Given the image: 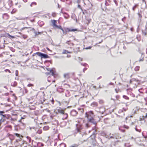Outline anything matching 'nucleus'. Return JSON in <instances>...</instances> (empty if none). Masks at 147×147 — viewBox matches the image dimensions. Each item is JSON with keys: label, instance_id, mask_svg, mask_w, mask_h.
<instances>
[{"label": "nucleus", "instance_id": "19", "mask_svg": "<svg viewBox=\"0 0 147 147\" xmlns=\"http://www.w3.org/2000/svg\"><path fill=\"white\" fill-rule=\"evenodd\" d=\"M112 135L113 136H110V138H116V139H117V138L116 137H115L114 136V135L113 134Z\"/></svg>", "mask_w": 147, "mask_h": 147}, {"label": "nucleus", "instance_id": "21", "mask_svg": "<svg viewBox=\"0 0 147 147\" xmlns=\"http://www.w3.org/2000/svg\"><path fill=\"white\" fill-rule=\"evenodd\" d=\"M94 105V106H96L97 105V104L96 102H94L93 104H92V105Z\"/></svg>", "mask_w": 147, "mask_h": 147}, {"label": "nucleus", "instance_id": "50", "mask_svg": "<svg viewBox=\"0 0 147 147\" xmlns=\"http://www.w3.org/2000/svg\"><path fill=\"white\" fill-rule=\"evenodd\" d=\"M83 111H84L83 110V109H82L81 112H83Z\"/></svg>", "mask_w": 147, "mask_h": 147}, {"label": "nucleus", "instance_id": "45", "mask_svg": "<svg viewBox=\"0 0 147 147\" xmlns=\"http://www.w3.org/2000/svg\"><path fill=\"white\" fill-rule=\"evenodd\" d=\"M115 91L117 93L118 92V91L117 90V89H115Z\"/></svg>", "mask_w": 147, "mask_h": 147}, {"label": "nucleus", "instance_id": "60", "mask_svg": "<svg viewBox=\"0 0 147 147\" xmlns=\"http://www.w3.org/2000/svg\"><path fill=\"white\" fill-rule=\"evenodd\" d=\"M48 82H49V80H48Z\"/></svg>", "mask_w": 147, "mask_h": 147}, {"label": "nucleus", "instance_id": "2", "mask_svg": "<svg viewBox=\"0 0 147 147\" xmlns=\"http://www.w3.org/2000/svg\"><path fill=\"white\" fill-rule=\"evenodd\" d=\"M36 54L38 56L41 57L42 58H47L48 57V55L45 54L40 53H37Z\"/></svg>", "mask_w": 147, "mask_h": 147}, {"label": "nucleus", "instance_id": "31", "mask_svg": "<svg viewBox=\"0 0 147 147\" xmlns=\"http://www.w3.org/2000/svg\"><path fill=\"white\" fill-rule=\"evenodd\" d=\"M6 127H8L9 128H11V126L10 125H7L6 126Z\"/></svg>", "mask_w": 147, "mask_h": 147}, {"label": "nucleus", "instance_id": "52", "mask_svg": "<svg viewBox=\"0 0 147 147\" xmlns=\"http://www.w3.org/2000/svg\"><path fill=\"white\" fill-rule=\"evenodd\" d=\"M24 119V117H21V119Z\"/></svg>", "mask_w": 147, "mask_h": 147}, {"label": "nucleus", "instance_id": "10", "mask_svg": "<svg viewBox=\"0 0 147 147\" xmlns=\"http://www.w3.org/2000/svg\"><path fill=\"white\" fill-rule=\"evenodd\" d=\"M67 53H70V52H68L67 51L65 50L63 51L62 54H67Z\"/></svg>", "mask_w": 147, "mask_h": 147}, {"label": "nucleus", "instance_id": "22", "mask_svg": "<svg viewBox=\"0 0 147 147\" xmlns=\"http://www.w3.org/2000/svg\"><path fill=\"white\" fill-rule=\"evenodd\" d=\"M137 5H135L133 7V10H134L135 8L136 7Z\"/></svg>", "mask_w": 147, "mask_h": 147}, {"label": "nucleus", "instance_id": "24", "mask_svg": "<svg viewBox=\"0 0 147 147\" xmlns=\"http://www.w3.org/2000/svg\"><path fill=\"white\" fill-rule=\"evenodd\" d=\"M18 71L17 70L16 71V76H17L18 75Z\"/></svg>", "mask_w": 147, "mask_h": 147}, {"label": "nucleus", "instance_id": "12", "mask_svg": "<svg viewBox=\"0 0 147 147\" xmlns=\"http://www.w3.org/2000/svg\"><path fill=\"white\" fill-rule=\"evenodd\" d=\"M147 113H144V115H143L142 117L143 119H144L147 118Z\"/></svg>", "mask_w": 147, "mask_h": 147}, {"label": "nucleus", "instance_id": "53", "mask_svg": "<svg viewBox=\"0 0 147 147\" xmlns=\"http://www.w3.org/2000/svg\"><path fill=\"white\" fill-rule=\"evenodd\" d=\"M136 129L137 131H138V130L136 128Z\"/></svg>", "mask_w": 147, "mask_h": 147}, {"label": "nucleus", "instance_id": "13", "mask_svg": "<svg viewBox=\"0 0 147 147\" xmlns=\"http://www.w3.org/2000/svg\"><path fill=\"white\" fill-rule=\"evenodd\" d=\"M140 69V67L138 66H136L135 68V70L136 71H138Z\"/></svg>", "mask_w": 147, "mask_h": 147}, {"label": "nucleus", "instance_id": "9", "mask_svg": "<svg viewBox=\"0 0 147 147\" xmlns=\"http://www.w3.org/2000/svg\"><path fill=\"white\" fill-rule=\"evenodd\" d=\"M17 85V83L16 82H12L11 84V85L12 86H16Z\"/></svg>", "mask_w": 147, "mask_h": 147}, {"label": "nucleus", "instance_id": "28", "mask_svg": "<svg viewBox=\"0 0 147 147\" xmlns=\"http://www.w3.org/2000/svg\"><path fill=\"white\" fill-rule=\"evenodd\" d=\"M8 35L9 37H11V38H14V37H13V36H11L9 34H8Z\"/></svg>", "mask_w": 147, "mask_h": 147}, {"label": "nucleus", "instance_id": "27", "mask_svg": "<svg viewBox=\"0 0 147 147\" xmlns=\"http://www.w3.org/2000/svg\"><path fill=\"white\" fill-rule=\"evenodd\" d=\"M5 71L7 72V71H9V73H10V70L9 69H7L5 70Z\"/></svg>", "mask_w": 147, "mask_h": 147}, {"label": "nucleus", "instance_id": "35", "mask_svg": "<svg viewBox=\"0 0 147 147\" xmlns=\"http://www.w3.org/2000/svg\"><path fill=\"white\" fill-rule=\"evenodd\" d=\"M32 85V84H29L28 85V86H31Z\"/></svg>", "mask_w": 147, "mask_h": 147}, {"label": "nucleus", "instance_id": "38", "mask_svg": "<svg viewBox=\"0 0 147 147\" xmlns=\"http://www.w3.org/2000/svg\"><path fill=\"white\" fill-rule=\"evenodd\" d=\"M134 124V122H132V123H131V125H133Z\"/></svg>", "mask_w": 147, "mask_h": 147}, {"label": "nucleus", "instance_id": "7", "mask_svg": "<svg viewBox=\"0 0 147 147\" xmlns=\"http://www.w3.org/2000/svg\"><path fill=\"white\" fill-rule=\"evenodd\" d=\"M2 116H3V117H2V122H3L5 120V119L7 117L5 115H4L3 114Z\"/></svg>", "mask_w": 147, "mask_h": 147}, {"label": "nucleus", "instance_id": "25", "mask_svg": "<svg viewBox=\"0 0 147 147\" xmlns=\"http://www.w3.org/2000/svg\"><path fill=\"white\" fill-rule=\"evenodd\" d=\"M78 8H79V9H81V10H82V8L81 7V6H80V5H78Z\"/></svg>", "mask_w": 147, "mask_h": 147}, {"label": "nucleus", "instance_id": "32", "mask_svg": "<svg viewBox=\"0 0 147 147\" xmlns=\"http://www.w3.org/2000/svg\"><path fill=\"white\" fill-rule=\"evenodd\" d=\"M19 138H20V139H21V138L23 137V136H20V135L19 134Z\"/></svg>", "mask_w": 147, "mask_h": 147}, {"label": "nucleus", "instance_id": "14", "mask_svg": "<svg viewBox=\"0 0 147 147\" xmlns=\"http://www.w3.org/2000/svg\"><path fill=\"white\" fill-rule=\"evenodd\" d=\"M65 144L64 143H61L60 145V147H65Z\"/></svg>", "mask_w": 147, "mask_h": 147}, {"label": "nucleus", "instance_id": "44", "mask_svg": "<svg viewBox=\"0 0 147 147\" xmlns=\"http://www.w3.org/2000/svg\"><path fill=\"white\" fill-rule=\"evenodd\" d=\"M52 16H53V17L55 16V13H54V14H52Z\"/></svg>", "mask_w": 147, "mask_h": 147}, {"label": "nucleus", "instance_id": "5", "mask_svg": "<svg viewBox=\"0 0 147 147\" xmlns=\"http://www.w3.org/2000/svg\"><path fill=\"white\" fill-rule=\"evenodd\" d=\"M105 111V110L104 108L103 107H101L100 109L99 112L100 113L103 114Z\"/></svg>", "mask_w": 147, "mask_h": 147}, {"label": "nucleus", "instance_id": "48", "mask_svg": "<svg viewBox=\"0 0 147 147\" xmlns=\"http://www.w3.org/2000/svg\"><path fill=\"white\" fill-rule=\"evenodd\" d=\"M4 88H7V86H4Z\"/></svg>", "mask_w": 147, "mask_h": 147}, {"label": "nucleus", "instance_id": "56", "mask_svg": "<svg viewBox=\"0 0 147 147\" xmlns=\"http://www.w3.org/2000/svg\"><path fill=\"white\" fill-rule=\"evenodd\" d=\"M93 87L94 88H95V87H96V86H94Z\"/></svg>", "mask_w": 147, "mask_h": 147}, {"label": "nucleus", "instance_id": "49", "mask_svg": "<svg viewBox=\"0 0 147 147\" xmlns=\"http://www.w3.org/2000/svg\"><path fill=\"white\" fill-rule=\"evenodd\" d=\"M143 2H144L145 3H146V2L144 0H142Z\"/></svg>", "mask_w": 147, "mask_h": 147}, {"label": "nucleus", "instance_id": "41", "mask_svg": "<svg viewBox=\"0 0 147 147\" xmlns=\"http://www.w3.org/2000/svg\"><path fill=\"white\" fill-rule=\"evenodd\" d=\"M106 137L107 138H109V136L108 135H106Z\"/></svg>", "mask_w": 147, "mask_h": 147}, {"label": "nucleus", "instance_id": "8", "mask_svg": "<svg viewBox=\"0 0 147 147\" xmlns=\"http://www.w3.org/2000/svg\"><path fill=\"white\" fill-rule=\"evenodd\" d=\"M64 114V116L63 117V119H65L67 118L68 117L67 114V113H64L63 114Z\"/></svg>", "mask_w": 147, "mask_h": 147}, {"label": "nucleus", "instance_id": "39", "mask_svg": "<svg viewBox=\"0 0 147 147\" xmlns=\"http://www.w3.org/2000/svg\"><path fill=\"white\" fill-rule=\"evenodd\" d=\"M79 125L78 124H76V126H77V127L78 128V126H79Z\"/></svg>", "mask_w": 147, "mask_h": 147}, {"label": "nucleus", "instance_id": "54", "mask_svg": "<svg viewBox=\"0 0 147 147\" xmlns=\"http://www.w3.org/2000/svg\"><path fill=\"white\" fill-rule=\"evenodd\" d=\"M139 17H141V15L140 14H139Z\"/></svg>", "mask_w": 147, "mask_h": 147}, {"label": "nucleus", "instance_id": "51", "mask_svg": "<svg viewBox=\"0 0 147 147\" xmlns=\"http://www.w3.org/2000/svg\"><path fill=\"white\" fill-rule=\"evenodd\" d=\"M47 50H49V51H50V49H49V48H47Z\"/></svg>", "mask_w": 147, "mask_h": 147}, {"label": "nucleus", "instance_id": "42", "mask_svg": "<svg viewBox=\"0 0 147 147\" xmlns=\"http://www.w3.org/2000/svg\"><path fill=\"white\" fill-rule=\"evenodd\" d=\"M67 57H70V55H67Z\"/></svg>", "mask_w": 147, "mask_h": 147}, {"label": "nucleus", "instance_id": "4", "mask_svg": "<svg viewBox=\"0 0 147 147\" xmlns=\"http://www.w3.org/2000/svg\"><path fill=\"white\" fill-rule=\"evenodd\" d=\"M51 22L52 24H53V26L54 27H55L56 28H59V26L55 24L56 21L55 20H52Z\"/></svg>", "mask_w": 147, "mask_h": 147}, {"label": "nucleus", "instance_id": "34", "mask_svg": "<svg viewBox=\"0 0 147 147\" xmlns=\"http://www.w3.org/2000/svg\"><path fill=\"white\" fill-rule=\"evenodd\" d=\"M79 60L80 61H82V59L80 57H78Z\"/></svg>", "mask_w": 147, "mask_h": 147}, {"label": "nucleus", "instance_id": "20", "mask_svg": "<svg viewBox=\"0 0 147 147\" xmlns=\"http://www.w3.org/2000/svg\"><path fill=\"white\" fill-rule=\"evenodd\" d=\"M50 73H51L52 75L54 76V72H53V71L52 70H50Z\"/></svg>", "mask_w": 147, "mask_h": 147}, {"label": "nucleus", "instance_id": "47", "mask_svg": "<svg viewBox=\"0 0 147 147\" xmlns=\"http://www.w3.org/2000/svg\"><path fill=\"white\" fill-rule=\"evenodd\" d=\"M125 128H128V127L127 126H125Z\"/></svg>", "mask_w": 147, "mask_h": 147}, {"label": "nucleus", "instance_id": "26", "mask_svg": "<svg viewBox=\"0 0 147 147\" xmlns=\"http://www.w3.org/2000/svg\"><path fill=\"white\" fill-rule=\"evenodd\" d=\"M32 4L36 5V3L35 2H33L32 3Z\"/></svg>", "mask_w": 147, "mask_h": 147}, {"label": "nucleus", "instance_id": "11", "mask_svg": "<svg viewBox=\"0 0 147 147\" xmlns=\"http://www.w3.org/2000/svg\"><path fill=\"white\" fill-rule=\"evenodd\" d=\"M49 129V127L48 126H45L43 128V129L44 130H47L48 129Z\"/></svg>", "mask_w": 147, "mask_h": 147}, {"label": "nucleus", "instance_id": "57", "mask_svg": "<svg viewBox=\"0 0 147 147\" xmlns=\"http://www.w3.org/2000/svg\"><path fill=\"white\" fill-rule=\"evenodd\" d=\"M146 53H147V49H146Z\"/></svg>", "mask_w": 147, "mask_h": 147}, {"label": "nucleus", "instance_id": "43", "mask_svg": "<svg viewBox=\"0 0 147 147\" xmlns=\"http://www.w3.org/2000/svg\"><path fill=\"white\" fill-rule=\"evenodd\" d=\"M13 10L11 12V13H14V11H13Z\"/></svg>", "mask_w": 147, "mask_h": 147}, {"label": "nucleus", "instance_id": "33", "mask_svg": "<svg viewBox=\"0 0 147 147\" xmlns=\"http://www.w3.org/2000/svg\"><path fill=\"white\" fill-rule=\"evenodd\" d=\"M143 58H142V59H140L139 60V61H143Z\"/></svg>", "mask_w": 147, "mask_h": 147}, {"label": "nucleus", "instance_id": "29", "mask_svg": "<svg viewBox=\"0 0 147 147\" xmlns=\"http://www.w3.org/2000/svg\"><path fill=\"white\" fill-rule=\"evenodd\" d=\"M91 48V47H89L88 48L87 47V48H86L85 49H90Z\"/></svg>", "mask_w": 147, "mask_h": 147}, {"label": "nucleus", "instance_id": "1", "mask_svg": "<svg viewBox=\"0 0 147 147\" xmlns=\"http://www.w3.org/2000/svg\"><path fill=\"white\" fill-rule=\"evenodd\" d=\"M86 117L88 118V121L94 124L95 123V121L93 118V114L92 111H90L86 113Z\"/></svg>", "mask_w": 147, "mask_h": 147}, {"label": "nucleus", "instance_id": "23", "mask_svg": "<svg viewBox=\"0 0 147 147\" xmlns=\"http://www.w3.org/2000/svg\"><path fill=\"white\" fill-rule=\"evenodd\" d=\"M58 28L60 29L63 32H64V31L61 26H60V27H59V28Z\"/></svg>", "mask_w": 147, "mask_h": 147}, {"label": "nucleus", "instance_id": "61", "mask_svg": "<svg viewBox=\"0 0 147 147\" xmlns=\"http://www.w3.org/2000/svg\"><path fill=\"white\" fill-rule=\"evenodd\" d=\"M24 28V29H25V28Z\"/></svg>", "mask_w": 147, "mask_h": 147}, {"label": "nucleus", "instance_id": "6", "mask_svg": "<svg viewBox=\"0 0 147 147\" xmlns=\"http://www.w3.org/2000/svg\"><path fill=\"white\" fill-rule=\"evenodd\" d=\"M69 73H67L65 74H64V77L65 78H69Z\"/></svg>", "mask_w": 147, "mask_h": 147}, {"label": "nucleus", "instance_id": "15", "mask_svg": "<svg viewBox=\"0 0 147 147\" xmlns=\"http://www.w3.org/2000/svg\"><path fill=\"white\" fill-rule=\"evenodd\" d=\"M77 29H70L69 30V31H71V32H74L76 31H77Z\"/></svg>", "mask_w": 147, "mask_h": 147}, {"label": "nucleus", "instance_id": "40", "mask_svg": "<svg viewBox=\"0 0 147 147\" xmlns=\"http://www.w3.org/2000/svg\"><path fill=\"white\" fill-rule=\"evenodd\" d=\"M86 126L87 127H88L89 126H88V124H86Z\"/></svg>", "mask_w": 147, "mask_h": 147}, {"label": "nucleus", "instance_id": "16", "mask_svg": "<svg viewBox=\"0 0 147 147\" xmlns=\"http://www.w3.org/2000/svg\"><path fill=\"white\" fill-rule=\"evenodd\" d=\"M22 36L24 38V39H25L27 37V36L26 35H22Z\"/></svg>", "mask_w": 147, "mask_h": 147}, {"label": "nucleus", "instance_id": "59", "mask_svg": "<svg viewBox=\"0 0 147 147\" xmlns=\"http://www.w3.org/2000/svg\"><path fill=\"white\" fill-rule=\"evenodd\" d=\"M11 4L10 5V6H11Z\"/></svg>", "mask_w": 147, "mask_h": 147}, {"label": "nucleus", "instance_id": "58", "mask_svg": "<svg viewBox=\"0 0 147 147\" xmlns=\"http://www.w3.org/2000/svg\"><path fill=\"white\" fill-rule=\"evenodd\" d=\"M55 82V80H53V82Z\"/></svg>", "mask_w": 147, "mask_h": 147}, {"label": "nucleus", "instance_id": "37", "mask_svg": "<svg viewBox=\"0 0 147 147\" xmlns=\"http://www.w3.org/2000/svg\"><path fill=\"white\" fill-rule=\"evenodd\" d=\"M15 134L18 137V134H17V133H16V134Z\"/></svg>", "mask_w": 147, "mask_h": 147}, {"label": "nucleus", "instance_id": "30", "mask_svg": "<svg viewBox=\"0 0 147 147\" xmlns=\"http://www.w3.org/2000/svg\"><path fill=\"white\" fill-rule=\"evenodd\" d=\"M83 121V120H82V119H80L79 120H78V122H80L81 121Z\"/></svg>", "mask_w": 147, "mask_h": 147}, {"label": "nucleus", "instance_id": "55", "mask_svg": "<svg viewBox=\"0 0 147 147\" xmlns=\"http://www.w3.org/2000/svg\"><path fill=\"white\" fill-rule=\"evenodd\" d=\"M55 113H56V114H57V111H55Z\"/></svg>", "mask_w": 147, "mask_h": 147}, {"label": "nucleus", "instance_id": "17", "mask_svg": "<svg viewBox=\"0 0 147 147\" xmlns=\"http://www.w3.org/2000/svg\"><path fill=\"white\" fill-rule=\"evenodd\" d=\"M123 97L124 98L126 99H129V98L128 97L125 95L123 96Z\"/></svg>", "mask_w": 147, "mask_h": 147}, {"label": "nucleus", "instance_id": "36", "mask_svg": "<svg viewBox=\"0 0 147 147\" xmlns=\"http://www.w3.org/2000/svg\"><path fill=\"white\" fill-rule=\"evenodd\" d=\"M40 33V32H38V34H37V33L36 32H35V34L36 35H38V34H39Z\"/></svg>", "mask_w": 147, "mask_h": 147}, {"label": "nucleus", "instance_id": "3", "mask_svg": "<svg viewBox=\"0 0 147 147\" xmlns=\"http://www.w3.org/2000/svg\"><path fill=\"white\" fill-rule=\"evenodd\" d=\"M58 113H60L62 114H64V110L62 109L61 108L59 107L56 109Z\"/></svg>", "mask_w": 147, "mask_h": 147}, {"label": "nucleus", "instance_id": "46", "mask_svg": "<svg viewBox=\"0 0 147 147\" xmlns=\"http://www.w3.org/2000/svg\"><path fill=\"white\" fill-rule=\"evenodd\" d=\"M32 5H33V4H32V3L30 5V6L31 7H32Z\"/></svg>", "mask_w": 147, "mask_h": 147}, {"label": "nucleus", "instance_id": "18", "mask_svg": "<svg viewBox=\"0 0 147 147\" xmlns=\"http://www.w3.org/2000/svg\"><path fill=\"white\" fill-rule=\"evenodd\" d=\"M5 113L3 111H0V115H2L3 114Z\"/></svg>", "mask_w": 147, "mask_h": 147}]
</instances>
